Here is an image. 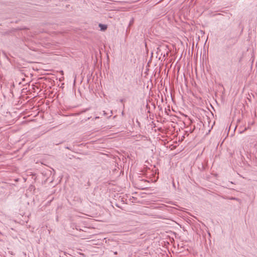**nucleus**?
<instances>
[{
	"mask_svg": "<svg viewBox=\"0 0 257 257\" xmlns=\"http://www.w3.org/2000/svg\"><path fill=\"white\" fill-rule=\"evenodd\" d=\"M99 27L101 31H105L107 29V26L105 25L100 24Z\"/></svg>",
	"mask_w": 257,
	"mask_h": 257,
	"instance_id": "nucleus-1",
	"label": "nucleus"
},
{
	"mask_svg": "<svg viewBox=\"0 0 257 257\" xmlns=\"http://www.w3.org/2000/svg\"><path fill=\"white\" fill-rule=\"evenodd\" d=\"M231 199H232V200H236L237 199L236 198H234V197H232V198H231Z\"/></svg>",
	"mask_w": 257,
	"mask_h": 257,
	"instance_id": "nucleus-2",
	"label": "nucleus"
}]
</instances>
